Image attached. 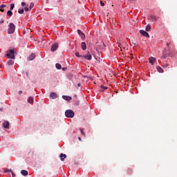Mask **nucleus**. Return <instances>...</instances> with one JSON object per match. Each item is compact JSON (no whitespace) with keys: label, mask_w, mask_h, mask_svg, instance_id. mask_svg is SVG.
<instances>
[{"label":"nucleus","mask_w":177,"mask_h":177,"mask_svg":"<svg viewBox=\"0 0 177 177\" xmlns=\"http://www.w3.org/2000/svg\"><path fill=\"white\" fill-rule=\"evenodd\" d=\"M15 31H16V25H15V24L11 22L8 24L7 32L9 35H12V34H15Z\"/></svg>","instance_id":"1"},{"label":"nucleus","mask_w":177,"mask_h":177,"mask_svg":"<svg viewBox=\"0 0 177 177\" xmlns=\"http://www.w3.org/2000/svg\"><path fill=\"white\" fill-rule=\"evenodd\" d=\"M21 6H25L24 7L25 12H30V10H31V9H32V8H34V3H31L28 8V5L26 4V2H22Z\"/></svg>","instance_id":"2"},{"label":"nucleus","mask_w":177,"mask_h":177,"mask_svg":"<svg viewBox=\"0 0 177 177\" xmlns=\"http://www.w3.org/2000/svg\"><path fill=\"white\" fill-rule=\"evenodd\" d=\"M65 115L67 118H73L75 115L74 111L71 109H68L65 111Z\"/></svg>","instance_id":"3"},{"label":"nucleus","mask_w":177,"mask_h":177,"mask_svg":"<svg viewBox=\"0 0 177 177\" xmlns=\"http://www.w3.org/2000/svg\"><path fill=\"white\" fill-rule=\"evenodd\" d=\"M6 56L8 57V59H13V60H15V50H10L9 53H7Z\"/></svg>","instance_id":"4"},{"label":"nucleus","mask_w":177,"mask_h":177,"mask_svg":"<svg viewBox=\"0 0 177 177\" xmlns=\"http://www.w3.org/2000/svg\"><path fill=\"white\" fill-rule=\"evenodd\" d=\"M140 33L141 34V35H142L143 37H146V38H149L150 37V35H149V33L147 32H146L145 30H140Z\"/></svg>","instance_id":"5"},{"label":"nucleus","mask_w":177,"mask_h":177,"mask_svg":"<svg viewBox=\"0 0 177 177\" xmlns=\"http://www.w3.org/2000/svg\"><path fill=\"white\" fill-rule=\"evenodd\" d=\"M57 48H59V44L57 43H55L51 46V52H55L57 50Z\"/></svg>","instance_id":"6"},{"label":"nucleus","mask_w":177,"mask_h":177,"mask_svg":"<svg viewBox=\"0 0 177 177\" xmlns=\"http://www.w3.org/2000/svg\"><path fill=\"white\" fill-rule=\"evenodd\" d=\"M77 33L81 37L82 39H85V34L81 31V30H77Z\"/></svg>","instance_id":"7"},{"label":"nucleus","mask_w":177,"mask_h":177,"mask_svg":"<svg viewBox=\"0 0 177 177\" xmlns=\"http://www.w3.org/2000/svg\"><path fill=\"white\" fill-rule=\"evenodd\" d=\"M84 59H86V60H92V55L91 54L83 55Z\"/></svg>","instance_id":"8"},{"label":"nucleus","mask_w":177,"mask_h":177,"mask_svg":"<svg viewBox=\"0 0 177 177\" xmlns=\"http://www.w3.org/2000/svg\"><path fill=\"white\" fill-rule=\"evenodd\" d=\"M3 127H4L6 129H9V122L8 121H5L3 123Z\"/></svg>","instance_id":"9"},{"label":"nucleus","mask_w":177,"mask_h":177,"mask_svg":"<svg viewBox=\"0 0 177 177\" xmlns=\"http://www.w3.org/2000/svg\"><path fill=\"white\" fill-rule=\"evenodd\" d=\"M62 99H64V100H68V101L71 100V99H73V98L71 96L63 95Z\"/></svg>","instance_id":"10"},{"label":"nucleus","mask_w":177,"mask_h":177,"mask_svg":"<svg viewBox=\"0 0 177 177\" xmlns=\"http://www.w3.org/2000/svg\"><path fill=\"white\" fill-rule=\"evenodd\" d=\"M66 157H67V156L64 153H61L59 155V158H60L61 161H64V158H66Z\"/></svg>","instance_id":"11"},{"label":"nucleus","mask_w":177,"mask_h":177,"mask_svg":"<svg viewBox=\"0 0 177 177\" xmlns=\"http://www.w3.org/2000/svg\"><path fill=\"white\" fill-rule=\"evenodd\" d=\"M149 63L151 64H154V62H156V58L154 57H149Z\"/></svg>","instance_id":"12"},{"label":"nucleus","mask_w":177,"mask_h":177,"mask_svg":"<svg viewBox=\"0 0 177 177\" xmlns=\"http://www.w3.org/2000/svg\"><path fill=\"white\" fill-rule=\"evenodd\" d=\"M50 97H51V99H56V97H57V95L56 94V93H51L50 95Z\"/></svg>","instance_id":"13"},{"label":"nucleus","mask_w":177,"mask_h":177,"mask_svg":"<svg viewBox=\"0 0 177 177\" xmlns=\"http://www.w3.org/2000/svg\"><path fill=\"white\" fill-rule=\"evenodd\" d=\"M35 57V54L32 53L30 55H29L28 60L30 61L34 60Z\"/></svg>","instance_id":"14"},{"label":"nucleus","mask_w":177,"mask_h":177,"mask_svg":"<svg viewBox=\"0 0 177 177\" xmlns=\"http://www.w3.org/2000/svg\"><path fill=\"white\" fill-rule=\"evenodd\" d=\"M21 174L24 176H27V175H28V171H27L26 170H21Z\"/></svg>","instance_id":"15"},{"label":"nucleus","mask_w":177,"mask_h":177,"mask_svg":"<svg viewBox=\"0 0 177 177\" xmlns=\"http://www.w3.org/2000/svg\"><path fill=\"white\" fill-rule=\"evenodd\" d=\"M5 8H6V5H5V4L1 5L0 6V12H5V9H3Z\"/></svg>","instance_id":"16"},{"label":"nucleus","mask_w":177,"mask_h":177,"mask_svg":"<svg viewBox=\"0 0 177 177\" xmlns=\"http://www.w3.org/2000/svg\"><path fill=\"white\" fill-rule=\"evenodd\" d=\"M81 46L83 50H86V44L85 42H82Z\"/></svg>","instance_id":"17"},{"label":"nucleus","mask_w":177,"mask_h":177,"mask_svg":"<svg viewBox=\"0 0 177 177\" xmlns=\"http://www.w3.org/2000/svg\"><path fill=\"white\" fill-rule=\"evenodd\" d=\"M8 66H13L15 64V61L13 59H10L8 61Z\"/></svg>","instance_id":"18"},{"label":"nucleus","mask_w":177,"mask_h":177,"mask_svg":"<svg viewBox=\"0 0 177 177\" xmlns=\"http://www.w3.org/2000/svg\"><path fill=\"white\" fill-rule=\"evenodd\" d=\"M7 16H8V17H12V16H13V12H12V10H8L7 12Z\"/></svg>","instance_id":"19"},{"label":"nucleus","mask_w":177,"mask_h":177,"mask_svg":"<svg viewBox=\"0 0 177 177\" xmlns=\"http://www.w3.org/2000/svg\"><path fill=\"white\" fill-rule=\"evenodd\" d=\"M34 102V97H29L28 99V103H30V104Z\"/></svg>","instance_id":"20"},{"label":"nucleus","mask_w":177,"mask_h":177,"mask_svg":"<svg viewBox=\"0 0 177 177\" xmlns=\"http://www.w3.org/2000/svg\"><path fill=\"white\" fill-rule=\"evenodd\" d=\"M156 70L158 71V73H164V70L161 68L160 66H157Z\"/></svg>","instance_id":"21"},{"label":"nucleus","mask_w":177,"mask_h":177,"mask_svg":"<svg viewBox=\"0 0 177 177\" xmlns=\"http://www.w3.org/2000/svg\"><path fill=\"white\" fill-rule=\"evenodd\" d=\"M151 26L147 25L146 27V31H151Z\"/></svg>","instance_id":"22"},{"label":"nucleus","mask_w":177,"mask_h":177,"mask_svg":"<svg viewBox=\"0 0 177 177\" xmlns=\"http://www.w3.org/2000/svg\"><path fill=\"white\" fill-rule=\"evenodd\" d=\"M55 67L57 70H60V68H62V65L60 64H56Z\"/></svg>","instance_id":"23"},{"label":"nucleus","mask_w":177,"mask_h":177,"mask_svg":"<svg viewBox=\"0 0 177 177\" xmlns=\"http://www.w3.org/2000/svg\"><path fill=\"white\" fill-rule=\"evenodd\" d=\"M75 55L76 57H83V55H80V53L78 52H76Z\"/></svg>","instance_id":"24"},{"label":"nucleus","mask_w":177,"mask_h":177,"mask_svg":"<svg viewBox=\"0 0 177 177\" xmlns=\"http://www.w3.org/2000/svg\"><path fill=\"white\" fill-rule=\"evenodd\" d=\"M18 13H19V15H23V13H24V9H21L18 10Z\"/></svg>","instance_id":"25"},{"label":"nucleus","mask_w":177,"mask_h":177,"mask_svg":"<svg viewBox=\"0 0 177 177\" xmlns=\"http://www.w3.org/2000/svg\"><path fill=\"white\" fill-rule=\"evenodd\" d=\"M12 171H12V169H6L4 171V172H6V173L10 172L11 174H12Z\"/></svg>","instance_id":"26"},{"label":"nucleus","mask_w":177,"mask_h":177,"mask_svg":"<svg viewBox=\"0 0 177 177\" xmlns=\"http://www.w3.org/2000/svg\"><path fill=\"white\" fill-rule=\"evenodd\" d=\"M10 10H13V9H15V4H11L10 5Z\"/></svg>","instance_id":"27"},{"label":"nucleus","mask_w":177,"mask_h":177,"mask_svg":"<svg viewBox=\"0 0 177 177\" xmlns=\"http://www.w3.org/2000/svg\"><path fill=\"white\" fill-rule=\"evenodd\" d=\"M80 131L82 135L85 136V132H84V130H82V129H80Z\"/></svg>","instance_id":"28"},{"label":"nucleus","mask_w":177,"mask_h":177,"mask_svg":"<svg viewBox=\"0 0 177 177\" xmlns=\"http://www.w3.org/2000/svg\"><path fill=\"white\" fill-rule=\"evenodd\" d=\"M75 106H80V101H76L75 102Z\"/></svg>","instance_id":"29"},{"label":"nucleus","mask_w":177,"mask_h":177,"mask_svg":"<svg viewBox=\"0 0 177 177\" xmlns=\"http://www.w3.org/2000/svg\"><path fill=\"white\" fill-rule=\"evenodd\" d=\"M101 88L103 89V91H106V89H107V86H101Z\"/></svg>","instance_id":"30"},{"label":"nucleus","mask_w":177,"mask_h":177,"mask_svg":"<svg viewBox=\"0 0 177 177\" xmlns=\"http://www.w3.org/2000/svg\"><path fill=\"white\" fill-rule=\"evenodd\" d=\"M100 5H101V6H104V3H103V1H100Z\"/></svg>","instance_id":"31"},{"label":"nucleus","mask_w":177,"mask_h":177,"mask_svg":"<svg viewBox=\"0 0 177 177\" xmlns=\"http://www.w3.org/2000/svg\"><path fill=\"white\" fill-rule=\"evenodd\" d=\"M11 174H12V177H15L16 176V174H15V173H13V171H12Z\"/></svg>","instance_id":"32"},{"label":"nucleus","mask_w":177,"mask_h":177,"mask_svg":"<svg viewBox=\"0 0 177 177\" xmlns=\"http://www.w3.org/2000/svg\"><path fill=\"white\" fill-rule=\"evenodd\" d=\"M62 70H63L64 71H66V70H67V68H62Z\"/></svg>","instance_id":"33"},{"label":"nucleus","mask_w":177,"mask_h":177,"mask_svg":"<svg viewBox=\"0 0 177 177\" xmlns=\"http://www.w3.org/2000/svg\"><path fill=\"white\" fill-rule=\"evenodd\" d=\"M19 95H21V93H23V91H19Z\"/></svg>","instance_id":"34"},{"label":"nucleus","mask_w":177,"mask_h":177,"mask_svg":"<svg viewBox=\"0 0 177 177\" xmlns=\"http://www.w3.org/2000/svg\"><path fill=\"white\" fill-rule=\"evenodd\" d=\"M167 57H165V56H162L161 57V59H165Z\"/></svg>","instance_id":"35"},{"label":"nucleus","mask_w":177,"mask_h":177,"mask_svg":"<svg viewBox=\"0 0 177 177\" xmlns=\"http://www.w3.org/2000/svg\"><path fill=\"white\" fill-rule=\"evenodd\" d=\"M0 24H3V21H1Z\"/></svg>","instance_id":"36"},{"label":"nucleus","mask_w":177,"mask_h":177,"mask_svg":"<svg viewBox=\"0 0 177 177\" xmlns=\"http://www.w3.org/2000/svg\"><path fill=\"white\" fill-rule=\"evenodd\" d=\"M167 46H169V43H167Z\"/></svg>","instance_id":"37"},{"label":"nucleus","mask_w":177,"mask_h":177,"mask_svg":"<svg viewBox=\"0 0 177 177\" xmlns=\"http://www.w3.org/2000/svg\"><path fill=\"white\" fill-rule=\"evenodd\" d=\"M77 86H81V84H77Z\"/></svg>","instance_id":"38"},{"label":"nucleus","mask_w":177,"mask_h":177,"mask_svg":"<svg viewBox=\"0 0 177 177\" xmlns=\"http://www.w3.org/2000/svg\"><path fill=\"white\" fill-rule=\"evenodd\" d=\"M165 68L168 67V65H165Z\"/></svg>","instance_id":"39"},{"label":"nucleus","mask_w":177,"mask_h":177,"mask_svg":"<svg viewBox=\"0 0 177 177\" xmlns=\"http://www.w3.org/2000/svg\"><path fill=\"white\" fill-rule=\"evenodd\" d=\"M78 139H79V140H81V137H79Z\"/></svg>","instance_id":"40"},{"label":"nucleus","mask_w":177,"mask_h":177,"mask_svg":"<svg viewBox=\"0 0 177 177\" xmlns=\"http://www.w3.org/2000/svg\"><path fill=\"white\" fill-rule=\"evenodd\" d=\"M1 66L0 65V68H1Z\"/></svg>","instance_id":"41"}]
</instances>
